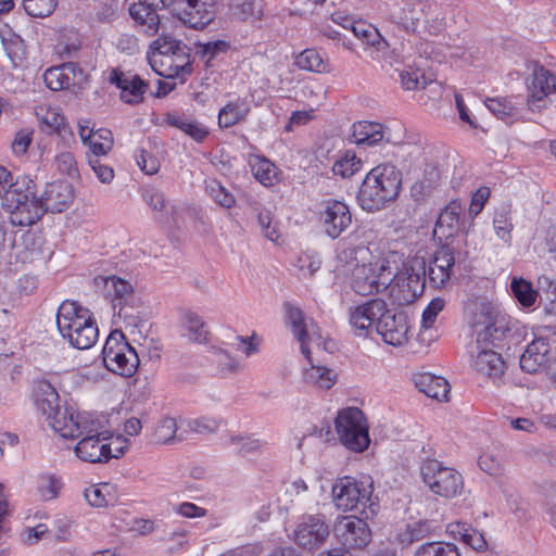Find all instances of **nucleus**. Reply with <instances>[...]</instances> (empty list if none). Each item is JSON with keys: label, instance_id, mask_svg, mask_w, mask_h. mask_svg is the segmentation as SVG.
<instances>
[{"label": "nucleus", "instance_id": "nucleus-27", "mask_svg": "<svg viewBox=\"0 0 556 556\" xmlns=\"http://www.w3.org/2000/svg\"><path fill=\"white\" fill-rule=\"evenodd\" d=\"M77 73L80 74L78 66L75 63L68 62L48 68L43 74V80L49 89L59 91L74 86Z\"/></svg>", "mask_w": 556, "mask_h": 556}, {"label": "nucleus", "instance_id": "nucleus-44", "mask_svg": "<svg viewBox=\"0 0 556 556\" xmlns=\"http://www.w3.org/2000/svg\"><path fill=\"white\" fill-rule=\"evenodd\" d=\"M432 527L429 521L420 520L406 526L400 533V540L404 544H412L421 541L430 535Z\"/></svg>", "mask_w": 556, "mask_h": 556}, {"label": "nucleus", "instance_id": "nucleus-3", "mask_svg": "<svg viewBox=\"0 0 556 556\" xmlns=\"http://www.w3.org/2000/svg\"><path fill=\"white\" fill-rule=\"evenodd\" d=\"M402 188V173L391 163L371 168L358 189L357 201L367 212H377L394 202Z\"/></svg>", "mask_w": 556, "mask_h": 556}, {"label": "nucleus", "instance_id": "nucleus-62", "mask_svg": "<svg viewBox=\"0 0 556 556\" xmlns=\"http://www.w3.org/2000/svg\"><path fill=\"white\" fill-rule=\"evenodd\" d=\"M491 190L489 187H480L473 194L469 205V214L476 217L483 208L485 202L490 198Z\"/></svg>", "mask_w": 556, "mask_h": 556}, {"label": "nucleus", "instance_id": "nucleus-21", "mask_svg": "<svg viewBox=\"0 0 556 556\" xmlns=\"http://www.w3.org/2000/svg\"><path fill=\"white\" fill-rule=\"evenodd\" d=\"M384 305L382 300L376 299L351 309L350 324L357 336H368L372 325L377 326L381 314L384 313Z\"/></svg>", "mask_w": 556, "mask_h": 556}, {"label": "nucleus", "instance_id": "nucleus-59", "mask_svg": "<svg viewBox=\"0 0 556 556\" xmlns=\"http://www.w3.org/2000/svg\"><path fill=\"white\" fill-rule=\"evenodd\" d=\"M228 45L223 40L208 41L197 46V54L208 63L217 53L225 51Z\"/></svg>", "mask_w": 556, "mask_h": 556}, {"label": "nucleus", "instance_id": "nucleus-45", "mask_svg": "<svg viewBox=\"0 0 556 556\" xmlns=\"http://www.w3.org/2000/svg\"><path fill=\"white\" fill-rule=\"evenodd\" d=\"M457 534L460 536V540L469 545L475 551H484L486 548V541L481 532L477 529H473L465 523L456 526ZM455 533V530H452Z\"/></svg>", "mask_w": 556, "mask_h": 556}, {"label": "nucleus", "instance_id": "nucleus-32", "mask_svg": "<svg viewBox=\"0 0 556 556\" xmlns=\"http://www.w3.org/2000/svg\"><path fill=\"white\" fill-rule=\"evenodd\" d=\"M85 498L92 507L113 506L118 500V491L111 483L93 484L85 490Z\"/></svg>", "mask_w": 556, "mask_h": 556}, {"label": "nucleus", "instance_id": "nucleus-60", "mask_svg": "<svg viewBox=\"0 0 556 556\" xmlns=\"http://www.w3.org/2000/svg\"><path fill=\"white\" fill-rule=\"evenodd\" d=\"M445 301L441 298L433 299L422 312L421 326L425 329L431 328L437 316L444 308Z\"/></svg>", "mask_w": 556, "mask_h": 556}, {"label": "nucleus", "instance_id": "nucleus-34", "mask_svg": "<svg viewBox=\"0 0 556 556\" xmlns=\"http://www.w3.org/2000/svg\"><path fill=\"white\" fill-rule=\"evenodd\" d=\"M249 165L255 179L263 186L270 187L278 181V169L268 159L260 155H251Z\"/></svg>", "mask_w": 556, "mask_h": 556}, {"label": "nucleus", "instance_id": "nucleus-30", "mask_svg": "<svg viewBox=\"0 0 556 556\" xmlns=\"http://www.w3.org/2000/svg\"><path fill=\"white\" fill-rule=\"evenodd\" d=\"M307 361L309 366L303 369L304 382L320 390L331 389L338 380L337 372L326 366L313 364L311 358Z\"/></svg>", "mask_w": 556, "mask_h": 556}, {"label": "nucleus", "instance_id": "nucleus-64", "mask_svg": "<svg viewBox=\"0 0 556 556\" xmlns=\"http://www.w3.org/2000/svg\"><path fill=\"white\" fill-rule=\"evenodd\" d=\"M33 131L28 129H21L16 132L15 138L12 142V150L15 154L22 155L26 153L31 142Z\"/></svg>", "mask_w": 556, "mask_h": 556}, {"label": "nucleus", "instance_id": "nucleus-35", "mask_svg": "<svg viewBox=\"0 0 556 556\" xmlns=\"http://www.w3.org/2000/svg\"><path fill=\"white\" fill-rule=\"evenodd\" d=\"M295 65L303 71L325 74L331 72L328 58L315 49H305L295 58Z\"/></svg>", "mask_w": 556, "mask_h": 556}, {"label": "nucleus", "instance_id": "nucleus-63", "mask_svg": "<svg viewBox=\"0 0 556 556\" xmlns=\"http://www.w3.org/2000/svg\"><path fill=\"white\" fill-rule=\"evenodd\" d=\"M148 205L156 212L166 213V202L163 192L156 189H149L143 195Z\"/></svg>", "mask_w": 556, "mask_h": 556}, {"label": "nucleus", "instance_id": "nucleus-33", "mask_svg": "<svg viewBox=\"0 0 556 556\" xmlns=\"http://www.w3.org/2000/svg\"><path fill=\"white\" fill-rule=\"evenodd\" d=\"M384 137L383 126L379 123L362 121L353 125L352 139L356 144L374 146Z\"/></svg>", "mask_w": 556, "mask_h": 556}, {"label": "nucleus", "instance_id": "nucleus-24", "mask_svg": "<svg viewBox=\"0 0 556 556\" xmlns=\"http://www.w3.org/2000/svg\"><path fill=\"white\" fill-rule=\"evenodd\" d=\"M463 213L458 200L451 201L440 213L433 229V236L439 241L448 240L458 233L459 218Z\"/></svg>", "mask_w": 556, "mask_h": 556}, {"label": "nucleus", "instance_id": "nucleus-14", "mask_svg": "<svg viewBox=\"0 0 556 556\" xmlns=\"http://www.w3.org/2000/svg\"><path fill=\"white\" fill-rule=\"evenodd\" d=\"M330 534V528L321 515L303 516L293 530L292 540L306 551L320 547Z\"/></svg>", "mask_w": 556, "mask_h": 556}, {"label": "nucleus", "instance_id": "nucleus-38", "mask_svg": "<svg viewBox=\"0 0 556 556\" xmlns=\"http://www.w3.org/2000/svg\"><path fill=\"white\" fill-rule=\"evenodd\" d=\"M493 228L498 239L505 243H510L511 231L514 229L510 205L502 204L495 210Z\"/></svg>", "mask_w": 556, "mask_h": 556}, {"label": "nucleus", "instance_id": "nucleus-55", "mask_svg": "<svg viewBox=\"0 0 556 556\" xmlns=\"http://www.w3.org/2000/svg\"><path fill=\"white\" fill-rule=\"evenodd\" d=\"M230 444L238 453L247 455L260 451L263 447L264 442L251 437L231 435Z\"/></svg>", "mask_w": 556, "mask_h": 556}, {"label": "nucleus", "instance_id": "nucleus-16", "mask_svg": "<svg viewBox=\"0 0 556 556\" xmlns=\"http://www.w3.org/2000/svg\"><path fill=\"white\" fill-rule=\"evenodd\" d=\"M318 220L325 235L337 239L351 226L352 214L344 202L329 199L321 203Z\"/></svg>", "mask_w": 556, "mask_h": 556}, {"label": "nucleus", "instance_id": "nucleus-29", "mask_svg": "<svg viewBox=\"0 0 556 556\" xmlns=\"http://www.w3.org/2000/svg\"><path fill=\"white\" fill-rule=\"evenodd\" d=\"M415 386L420 392L438 401H446L450 393L447 380L429 372L417 375L415 377Z\"/></svg>", "mask_w": 556, "mask_h": 556}, {"label": "nucleus", "instance_id": "nucleus-53", "mask_svg": "<svg viewBox=\"0 0 556 556\" xmlns=\"http://www.w3.org/2000/svg\"><path fill=\"white\" fill-rule=\"evenodd\" d=\"M481 470L490 476H500L503 472V462L498 453L484 452L478 458Z\"/></svg>", "mask_w": 556, "mask_h": 556}, {"label": "nucleus", "instance_id": "nucleus-8", "mask_svg": "<svg viewBox=\"0 0 556 556\" xmlns=\"http://www.w3.org/2000/svg\"><path fill=\"white\" fill-rule=\"evenodd\" d=\"M338 439L348 450L362 453L370 444L369 427L364 413L357 407H346L338 412L334 420Z\"/></svg>", "mask_w": 556, "mask_h": 556}, {"label": "nucleus", "instance_id": "nucleus-57", "mask_svg": "<svg viewBox=\"0 0 556 556\" xmlns=\"http://www.w3.org/2000/svg\"><path fill=\"white\" fill-rule=\"evenodd\" d=\"M56 169L70 177L78 176L77 162L71 152H61L55 156Z\"/></svg>", "mask_w": 556, "mask_h": 556}, {"label": "nucleus", "instance_id": "nucleus-6", "mask_svg": "<svg viewBox=\"0 0 556 556\" xmlns=\"http://www.w3.org/2000/svg\"><path fill=\"white\" fill-rule=\"evenodd\" d=\"M149 63L159 76L185 81L191 74L189 49L184 42L170 36H161L152 42Z\"/></svg>", "mask_w": 556, "mask_h": 556}, {"label": "nucleus", "instance_id": "nucleus-28", "mask_svg": "<svg viewBox=\"0 0 556 556\" xmlns=\"http://www.w3.org/2000/svg\"><path fill=\"white\" fill-rule=\"evenodd\" d=\"M472 366L478 372L497 381L504 374L505 362L501 354L489 349H482L475 357Z\"/></svg>", "mask_w": 556, "mask_h": 556}, {"label": "nucleus", "instance_id": "nucleus-41", "mask_svg": "<svg viewBox=\"0 0 556 556\" xmlns=\"http://www.w3.org/2000/svg\"><path fill=\"white\" fill-rule=\"evenodd\" d=\"M363 162L354 152L346 151L332 166L334 175L342 178H350L362 169Z\"/></svg>", "mask_w": 556, "mask_h": 556}, {"label": "nucleus", "instance_id": "nucleus-5", "mask_svg": "<svg viewBox=\"0 0 556 556\" xmlns=\"http://www.w3.org/2000/svg\"><path fill=\"white\" fill-rule=\"evenodd\" d=\"M466 318L477 344H500L510 331L511 319L493 303L476 299L466 306Z\"/></svg>", "mask_w": 556, "mask_h": 556}, {"label": "nucleus", "instance_id": "nucleus-56", "mask_svg": "<svg viewBox=\"0 0 556 556\" xmlns=\"http://www.w3.org/2000/svg\"><path fill=\"white\" fill-rule=\"evenodd\" d=\"M173 513L187 519L203 518L207 515V509L191 502H181L173 506Z\"/></svg>", "mask_w": 556, "mask_h": 556}, {"label": "nucleus", "instance_id": "nucleus-42", "mask_svg": "<svg viewBox=\"0 0 556 556\" xmlns=\"http://www.w3.org/2000/svg\"><path fill=\"white\" fill-rule=\"evenodd\" d=\"M414 556H460V554L453 543L433 541L420 545Z\"/></svg>", "mask_w": 556, "mask_h": 556}, {"label": "nucleus", "instance_id": "nucleus-37", "mask_svg": "<svg viewBox=\"0 0 556 556\" xmlns=\"http://www.w3.org/2000/svg\"><path fill=\"white\" fill-rule=\"evenodd\" d=\"M36 116L40 122L42 129L48 132L55 131L61 134L67 129L65 118L56 108L40 105L36 110Z\"/></svg>", "mask_w": 556, "mask_h": 556}, {"label": "nucleus", "instance_id": "nucleus-54", "mask_svg": "<svg viewBox=\"0 0 556 556\" xmlns=\"http://www.w3.org/2000/svg\"><path fill=\"white\" fill-rule=\"evenodd\" d=\"M206 189L213 200L220 206L230 208L235 204V197L220 182L211 180Z\"/></svg>", "mask_w": 556, "mask_h": 556}, {"label": "nucleus", "instance_id": "nucleus-20", "mask_svg": "<svg viewBox=\"0 0 556 556\" xmlns=\"http://www.w3.org/2000/svg\"><path fill=\"white\" fill-rule=\"evenodd\" d=\"M104 289L111 299L113 308H118V316L127 317L130 314L127 308H134L138 304L132 285L117 276L104 278Z\"/></svg>", "mask_w": 556, "mask_h": 556}, {"label": "nucleus", "instance_id": "nucleus-50", "mask_svg": "<svg viewBox=\"0 0 556 556\" xmlns=\"http://www.w3.org/2000/svg\"><path fill=\"white\" fill-rule=\"evenodd\" d=\"M62 483L60 479L51 475H43L38 479L37 491L45 501L58 497Z\"/></svg>", "mask_w": 556, "mask_h": 556}, {"label": "nucleus", "instance_id": "nucleus-15", "mask_svg": "<svg viewBox=\"0 0 556 556\" xmlns=\"http://www.w3.org/2000/svg\"><path fill=\"white\" fill-rule=\"evenodd\" d=\"M333 532L338 541L346 548L362 549L371 541V531L368 525L355 516L337 518Z\"/></svg>", "mask_w": 556, "mask_h": 556}, {"label": "nucleus", "instance_id": "nucleus-51", "mask_svg": "<svg viewBox=\"0 0 556 556\" xmlns=\"http://www.w3.org/2000/svg\"><path fill=\"white\" fill-rule=\"evenodd\" d=\"M401 84L406 90L424 89L429 84L425 74L418 68L404 70L401 74Z\"/></svg>", "mask_w": 556, "mask_h": 556}, {"label": "nucleus", "instance_id": "nucleus-4", "mask_svg": "<svg viewBox=\"0 0 556 556\" xmlns=\"http://www.w3.org/2000/svg\"><path fill=\"white\" fill-rule=\"evenodd\" d=\"M56 327L61 337L78 350L90 349L99 338L92 313L76 301L61 303L56 312Z\"/></svg>", "mask_w": 556, "mask_h": 556}, {"label": "nucleus", "instance_id": "nucleus-22", "mask_svg": "<svg viewBox=\"0 0 556 556\" xmlns=\"http://www.w3.org/2000/svg\"><path fill=\"white\" fill-rule=\"evenodd\" d=\"M455 262L454 249L448 243L435 251L428 268L429 281L434 288H443L448 282Z\"/></svg>", "mask_w": 556, "mask_h": 556}, {"label": "nucleus", "instance_id": "nucleus-2", "mask_svg": "<svg viewBox=\"0 0 556 556\" xmlns=\"http://www.w3.org/2000/svg\"><path fill=\"white\" fill-rule=\"evenodd\" d=\"M54 421L55 433L64 439H79L74 447L75 455L85 463L103 464L119 458L129 447V440L123 435L113 437L104 430L102 420L89 413H78L66 421V417Z\"/></svg>", "mask_w": 556, "mask_h": 556}, {"label": "nucleus", "instance_id": "nucleus-18", "mask_svg": "<svg viewBox=\"0 0 556 556\" xmlns=\"http://www.w3.org/2000/svg\"><path fill=\"white\" fill-rule=\"evenodd\" d=\"M287 323L291 327L293 336L300 342L301 352L309 359L311 351L308 345L311 343L319 346L321 344L323 334L318 326L311 318H306L303 312L293 306H288Z\"/></svg>", "mask_w": 556, "mask_h": 556}, {"label": "nucleus", "instance_id": "nucleus-52", "mask_svg": "<svg viewBox=\"0 0 556 556\" xmlns=\"http://www.w3.org/2000/svg\"><path fill=\"white\" fill-rule=\"evenodd\" d=\"M177 429V421L174 417H164L155 428V441L161 444L172 442L176 435Z\"/></svg>", "mask_w": 556, "mask_h": 556}, {"label": "nucleus", "instance_id": "nucleus-23", "mask_svg": "<svg viewBox=\"0 0 556 556\" xmlns=\"http://www.w3.org/2000/svg\"><path fill=\"white\" fill-rule=\"evenodd\" d=\"M552 358L549 342L546 338L531 341L520 356V367L529 374H535L546 367Z\"/></svg>", "mask_w": 556, "mask_h": 556}, {"label": "nucleus", "instance_id": "nucleus-61", "mask_svg": "<svg viewBox=\"0 0 556 556\" xmlns=\"http://www.w3.org/2000/svg\"><path fill=\"white\" fill-rule=\"evenodd\" d=\"M88 163L102 184H110L113 180V168L102 163L100 156H88Z\"/></svg>", "mask_w": 556, "mask_h": 556}, {"label": "nucleus", "instance_id": "nucleus-26", "mask_svg": "<svg viewBox=\"0 0 556 556\" xmlns=\"http://www.w3.org/2000/svg\"><path fill=\"white\" fill-rule=\"evenodd\" d=\"M110 81L121 89V98L130 104L142 101L147 84L136 75H125L116 70L112 71Z\"/></svg>", "mask_w": 556, "mask_h": 556}, {"label": "nucleus", "instance_id": "nucleus-1", "mask_svg": "<svg viewBox=\"0 0 556 556\" xmlns=\"http://www.w3.org/2000/svg\"><path fill=\"white\" fill-rule=\"evenodd\" d=\"M37 186L28 176H22L2 195V207L10 214L12 225L26 227L36 224L47 212L62 213L74 200L73 187L65 180L47 184L40 198Z\"/></svg>", "mask_w": 556, "mask_h": 556}, {"label": "nucleus", "instance_id": "nucleus-46", "mask_svg": "<svg viewBox=\"0 0 556 556\" xmlns=\"http://www.w3.org/2000/svg\"><path fill=\"white\" fill-rule=\"evenodd\" d=\"M220 419L208 416H201L198 418H190L184 421V425L191 432L199 434L213 433L220 427Z\"/></svg>", "mask_w": 556, "mask_h": 556}, {"label": "nucleus", "instance_id": "nucleus-7", "mask_svg": "<svg viewBox=\"0 0 556 556\" xmlns=\"http://www.w3.org/2000/svg\"><path fill=\"white\" fill-rule=\"evenodd\" d=\"M331 492L333 504L339 510L364 514L368 508L371 514L376 513L378 505L372 498L374 482L370 477L362 480L340 478L332 485Z\"/></svg>", "mask_w": 556, "mask_h": 556}, {"label": "nucleus", "instance_id": "nucleus-17", "mask_svg": "<svg viewBox=\"0 0 556 556\" xmlns=\"http://www.w3.org/2000/svg\"><path fill=\"white\" fill-rule=\"evenodd\" d=\"M527 105L532 112H540L548 104V97L556 92L555 76L543 66L535 68L527 83Z\"/></svg>", "mask_w": 556, "mask_h": 556}, {"label": "nucleus", "instance_id": "nucleus-39", "mask_svg": "<svg viewBox=\"0 0 556 556\" xmlns=\"http://www.w3.org/2000/svg\"><path fill=\"white\" fill-rule=\"evenodd\" d=\"M167 121L169 125L180 129L198 142H202L208 136V129L197 121L175 115H168Z\"/></svg>", "mask_w": 556, "mask_h": 556}, {"label": "nucleus", "instance_id": "nucleus-43", "mask_svg": "<svg viewBox=\"0 0 556 556\" xmlns=\"http://www.w3.org/2000/svg\"><path fill=\"white\" fill-rule=\"evenodd\" d=\"M90 154L88 156H101L108 154L113 147V136L109 129H98L87 143Z\"/></svg>", "mask_w": 556, "mask_h": 556}, {"label": "nucleus", "instance_id": "nucleus-40", "mask_svg": "<svg viewBox=\"0 0 556 556\" xmlns=\"http://www.w3.org/2000/svg\"><path fill=\"white\" fill-rule=\"evenodd\" d=\"M510 290L517 302L525 308L532 307L538 299V291L532 283L523 278L514 277L510 282Z\"/></svg>", "mask_w": 556, "mask_h": 556}, {"label": "nucleus", "instance_id": "nucleus-19", "mask_svg": "<svg viewBox=\"0 0 556 556\" xmlns=\"http://www.w3.org/2000/svg\"><path fill=\"white\" fill-rule=\"evenodd\" d=\"M377 332L387 344L393 346L405 344L408 341L409 333L407 315L404 312L388 309L384 305V313L377 321Z\"/></svg>", "mask_w": 556, "mask_h": 556}, {"label": "nucleus", "instance_id": "nucleus-12", "mask_svg": "<svg viewBox=\"0 0 556 556\" xmlns=\"http://www.w3.org/2000/svg\"><path fill=\"white\" fill-rule=\"evenodd\" d=\"M424 482L437 495L454 497L463 489L462 475L454 468L444 466L435 459L427 460L420 468Z\"/></svg>", "mask_w": 556, "mask_h": 556}, {"label": "nucleus", "instance_id": "nucleus-13", "mask_svg": "<svg viewBox=\"0 0 556 556\" xmlns=\"http://www.w3.org/2000/svg\"><path fill=\"white\" fill-rule=\"evenodd\" d=\"M34 397L37 407L46 416L48 425L55 432L54 421L62 420V417H66V424L70 420L68 417L74 418L78 413L73 408L60 405V396L56 389L52 383L46 379L36 380L34 383Z\"/></svg>", "mask_w": 556, "mask_h": 556}, {"label": "nucleus", "instance_id": "nucleus-10", "mask_svg": "<svg viewBox=\"0 0 556 556\" xmlns=\"http://www.w3.org/2000/svg\"><path fill=\"white\" fill-rule=\"evenodd\" d=\"M102 358L110 371L123 377H131L139 366L136 350L127 342L121 330H114L108 337L102 350Z\"/></svg>", "mask_w": 556, "mask_h": 556}, {"label": "nucleus", "instance_id": "nucleus-48", "mask_svg": "<svg viewBox=\"0 0 556 556\" xmlns=\"http://www.w3.org/2000/svg\"><path fill=\"white\" fill-rule=\"evenodd\" d=\"M485 106L497 118L508 122L516 114V108L507 98H490L485 100Z\"/></svg>", "mask_w": 556, "mask_h": 556}, {"label": "nucleus", "instance_id": "nucleus-58", "mask_svg": "<svg viewBox=\"0 0 556 556\" xmlns=\"http://www.w3.org/2000/svg\"><path fill=\"white\" fill-rule=\"evenodd\" d=\"M344 24L342 26L344 28L351 27L353 34L368 43L374 45L375 41L371 39L372 37L378 36L377 30L371 26L367 25L363 22H351L349 18H344Z\"/></svg>", "mask_w": 556, "mask_h": 556}, {"label": "nucleus", "instance_id": "nucleus-31", "mask_svg": "<svg viewBox=\"0 0 556 556\" xmlns=\"http://www.w3.org/2000/svg\"><path fill=\"white\" fill-rule=\"evenodd\" d=\"M250 113V104L244 99L229 101L218 112V126L220 128H230L244 122Z\"/></svg>", "mask_w": 556, "mask_h": 556}, {"label": "nucleus", "instance_id": "nucleus-47", "mask_svg": "<svg viewBox=\"0 0 556 556\" xmlns=\"http://www.w3.org/2000/svg\"><path fill=\"white\" fill-rule=\"evenodd\" d=\"M22 4L28 15L42 18L54 12L58 0H22Z\"/></svg>", "mask_w": 556, "mask_h": 556}, {"label": "nucleus", "instance_id": "nucleus-9", "mask_svg": "<svg viewBox=\"0 0 556 556\" xmlns=\"http://www.w3.org/2000/svg\"><path fill=\"white\" fill-rule=\"evenodd\" d=\"M353 290L361 295L381 292L391 285L393 271L386 260H376L368 264L349 263Z\"/></svg>", "mask_w": 556, "mask_h": 556}, {"label": "nucleus", "instance_id": "nucleus-11", "mask_svg": "<svg viewBox=\"0 0 556 556\" xmlns=\"http://www.w3.org/2000/svg\"><path fill=\"white\" fill-rule=\"evenodd\" d=\"M393 280L388 287L391 298L400 305L409 304L419 298L426 283V263L424 260H415L403 271L394 274Z\"/></svg>", "mask_w": 556, "mask_h": 556}, {"label": "nucleus", "instance_id": "nucleus-49", "mask_svg": "<svg viewBox=\"0 0 556 556\" xmlns=\"http://www.w3.org/2000/svg\"><path fill=\"white\" fill-rule=\"evenodd\" d=\"M236 15L243 20L255 22L263 16V1L262 0H242L236 5Z\"/></svg>", "mask_w": 556, "mask_h": 556}, {"label": "nucleus", "instance_id": "nucleus-25", "mask_svg": "<svg viewBox=\"0 0 556 556\" xmlns=\"http://www.w3.org/2000/svg\"><path fill=\"white\" fill-rule=\"evenodd\" d=\"M159 8L152 7L148 1L138 0L129 8V14L136 22L140 30L149 36H155L160 30V15L157 14Z\"/></svg>", "mask_w": 556, "mask_h": 556}, {"label": "nucleus", "instance_id": "nucleus-36", "mask_svg": "<svg viewBox=\"0 0 556 556\" xmlns=\"http://www.w3.org/2000/svg\"><path fill=\"white\" fill-rule=\"evenodd\" d=\"M182 336L194 343H204L207 340L208 331L202 318L193 313L187 312L181 318Z\"/></svg>", "mask_w": 556, "mask_h": 556}]
</instances>
